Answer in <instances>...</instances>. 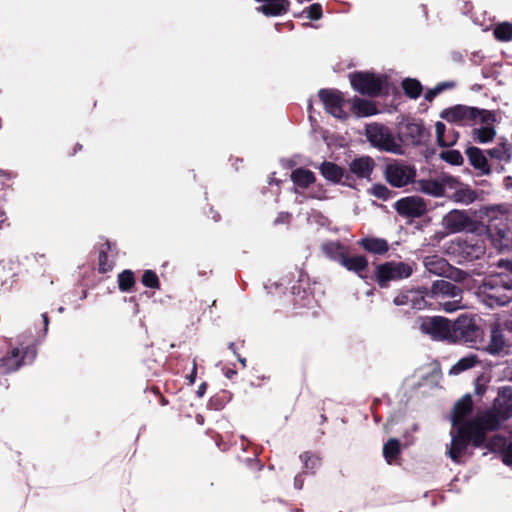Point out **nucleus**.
Here are the masks:
<instances>
[{"mask_svg":"<svg viewBox=\"0 0 512 512\" xmlns=\"http://www.w3.org/2000/svg\"><path fill=\"white\" fill-rule=\"evenodd\" d=\"M384 178L388 184L395 188H402L414 183L416 169L403 161L393 160L385 166Z\"/></svg>","mask_w":512,"mask_h":512,"instance_id":"obj_6","label":"nucleus"},{"mask_svg":"<svg viewBox=\"0 0 512 512\" xmlns=\"http://www.w3.org/2000/svg\"><path fill=\"white\" fill-rule=\"evenodd\" d=\"M473 408V400L470 394L464 395L454 405L452 410V424L460 426L464 424L465 418L471 413Z\"/></svg>","mask_w":512,"mask_h":512,"instance_id":"obj_19","label":"nucleus"},{"mask_svg":"<svg viewBox=\"0 0 512 512\" xmlns=\"http://www.w3.org/2000/svg\"><path fill=\"white\" fill-rule=\"evenodd\" d=\"M160 277L164 280V282H168V280L173 277V271H162L160 273V276H158L156 272L153 270H145L141 278V283L146 288H159Z\"/></svg>","mask_w":512,"mask_h":512,"instance_id":"obj_28","label":"nucleus"},{"mask_svg":"<svg viewBox=\"0 0 512 512\" xmlns=\"http://www.w3.org/2000/svg\"><path fill=\"white\" fill-rule=\"evenodd\" d=\"M411 274V266L404 262H385L379 264L375 270L376 281L381 287L387 285L390 281L408 278Z\"/></svg>","mask_w":512,"mask_h":512,"instance_id":"obj_7","label":"nucleus"},{"mask_svg":"<svg viewBox=\"0 0 512 512\" xmlns=\"http://www.w3.org/2000/svg\"><path fill=\"white\" fill-rule=\"evenodd\" d=\"M321 175L333 184H341L349 188H356L353 177L338 164L331 161H323L319 166Z\"/></svg>","mask_w":512,"mask_h":512,"instance_id":"obj_12","label":"nucleus"},{"mask_svg":"<svg viewBox=\"0 0 512 512\" xmlns=\"http://www.w3.org/2000/svg\"><path fill=\"white\" fill-rule=\"evenodd\" d=\"M465 154L467 155L469 163L474 167V169L478 170L481 175L490 174L491 169L487 158L480 148L475 146L468 147Z\"/></svg>","mask_w":512,"mask_h":512,"instance_id":"obj_21","label":"nucleus"},{"mask_svg":"<svg viewBox=\"0 0 512 512\" xmlns=\"http://www.w3.org/2000/svg\"><path fill=\"white\" fill-rule=\"evenodd\" d=\"M370 193L374 197L384 201L390 199L392 196V191L388 189L385 185L380 183L374 184L371 187Z\"/></svg>","mask_w":512,"mask_h":512,"instance_id":"obj_43","label":"nucleus"},{"mask_svg":"<svg viewBox=\"0 0 512 512\" xmlns=\"http://www.w3.org/2000/svg\"><path fill=\"white\" fill-rule=\"evenodd\" d=\"M440 93H441V88H437V86H436V87H434L433 89H429V90L425 93L424 98H425V100H427V101L431 102V101H433V100H434V98H435L438 94H440Z\"/></svg>","mask_w":512,"mask_h":512,"instance_id":"obj_49","label":"nucleus"},{"mask_svg":"<svg viewBox=\"0 0 512 512\" xmlns=\"http://www.w3.org/2000/svg\"><path fill=\"white\" fill-rule=\"evenodd\" d=\"M478 108L455 105L443 110L440 117L451 123H458L464 120L472 121L477 119Z\"/></svg>","mask_w":512,"mask_h":512,"instance_id":"obj_17","label":"nucleus"},{"mask_svg":"<svg viewBox=\"0 0 512 512\" xmlns=\"http://www.w3.org/2000/svg\"><path fill=\"white\" fill-rule=\"evenodd\" d=\"M497 235L500 239H504L507 235V231L505 229H498Z\"/></svg>","mask_w":512,"mask_h":512,"instance_id":"obj_60","label":"nucleus"},{"mask_svg":"<svg viewBox=\"0 0 512 512\" xmlns=\"http://www.w3.org/2000/svg\"><path fill=\"white\" fill-rule=\"evenodd\" d=\"M206 389H207V383L206 382H203L199 387H198V390H197V396L198 397H203L204 394L206 393Z\"/></svg>","mask_w":512,"mask_h":512,"instance_id":"obj_57","label":"nucleus"},{"mask_svg":"<svg viewBox=\"0 0 512 512\" xmlns=\"http://www.w3.org/2000/svg\"><path fill=\"white\" fill-rule=\"evenodd\" d=\"M401 85L404 94L411 99H417L420 97L423 90L420 81L414 78H405Z\"/></svg>","mask_w":512,"mask_h":512,"instance_id":"obj_33","label":"nucleus"},{"mask_svg":"<svg viewBox=\"0 0 512 512\" xmlns=\"http://www.w3.org/2000/svg\"><path fill=\"white\" fill-rule=\"evenodd\" d=\"M402 137L407 144L413 146L426 145L431 137L430 130L425 126L424 122L420 119H413L407 122L402 128Z\"/></svg>","mask_w":512,"mask_h":512,"instance_id":"obj_11","label":"nucleus"},{"mask_svg":"<svg viewBox=\"0 0 512 512\" xmlns=\"http://www.w3.org/2000/svg\"><path fill=\"white\" fill-rule=\"evenodd\" d=\"M291 215L288 212H281L278 217L275 219L274 224L288 223L290 221Z\"/></svg>","mask_w":512,"mask_h":512,"instance_id":"obj_52","label":"nucleus"},{"mask_svg":"<svg viewBox=\"0 0 512 512\" xmlns=\"http://www.w3.org/2000/svg\"><path fill=\"white\" fill-rule=\"evenodd\" d=\"M482 338L483 330L476 324L474 318L461 315L452 322L451 343H476Z\"/></svg>","mask_w":512,"mask_h":512,"instance_id":"obj_5","label":"nucleus"},{"mask_svg":"<svg viewBox=\"0 0 512 512\" xmlns=\"http://www.w3.org/2000/svg\"><path fill=\"white\" fill-rule=\"evenodd\" d=\"M305 11L307 12V18L310 20H319L323 16L322 5L320 3L311 4Z\"/></svg>","mask_w":512,"mask_h":512,"instance_id":"obj_45","label":"nucleus"},{"mask_svg":"<svg viewBox=\"0 0 512 512\" xmlns=\"http://www.w3.org/2000/svg\"><path fill=\"white\" fill-rule=\"evenodd\" d=\"M460 183L458 182L457 185H459ZM454 185H456L455 183H452V187H454ZM456 188V191L453 195V199L456 201V202H460V203H465V204H470L472 202H474L476 199H477V193L476 191L472 190L470 187L468 186H461L459 188Z\"/></svg>","mask_w":512,"mask_h":512,"instance_id":"obj_34","label":"nucleus"},{"mask_svg":"<svg viewBox=\"0 0 512 512\" xmlns=\"http://www.w3.org/2000/svg\"><path fill=\"white\" fill-rule=\"evenodd\" d=\"M158 397H159V400H160V404L162 406H166V405L169 404L168 399L166 397H164L162 394L158 395Z\"/></svg>","mask_w":512,"mask_h":512,"instance_id":"obj_59","label":"nucleus"},{"mask_svg":"<svg viewBox=\"0 0 512 512\" xmlns=\"http://www.w3.org/2000/svg\"><path fill=\"white\" fill-rule=\"evenodd\" d=\"M236 374H237L236 370H233V369H227V371L225 372V376L228 379H232Z\"/></svg>","mask_w":512,"mask_h":512,"instance_id":"obj_58","label":"nucleus"},{"mask_svg":"<svg viewBox=\"0 0 512 512\" xmlns=\"http://www.w3.org/2000/svg\"><path fill=\"white\" fill-rule=\"evenodd\" d=\"M454 86H455L454 82L446 81V82L439 83L437 85V88H441V92H443L444 90L453 88Z\"/></svg>","mask_w":512,"mask_h":512,"instance_id":"obj_55","label":"nucleus"},{"mask_svg":"<svg viewBox=\"0 0 512 512\" xmlns=\"http://www.w3.org/2000/svg\"><path fill=\"white\" fill-rule=\"evenodd\" d=\"M478 112L477 118H480L482 123H493L496 121L494 112L485 109H478Z\"/></svg>","mask_w":512,"mask_h":512,"instance_id":"obj_46","label":"nucleus"},{"mask_svg":"<svg viewBox=\"0 0 512 512\" xmlns=\"http://www.w3.org/2000/svg\"><path fill=\"white\" fill-rule=\"evenodd\" d=\"M489 157L509 162L511 159L510 145L507 143H500L492 149L487 150Z\"/></svg>","mask_w":512,"mask_h":512,"instance_id":"obj_36","label":"nucleus"},{"mask_svg":"<svg viewBox=\"0 0 512 512\" xmlns=\"http://www.w3.org/2000/svg\"><path fill=\"white\" fill-rule=\"evenodd\" d=\"M376 163L370 156H360L352 159L349 162L348 168L353 180L356 179L371 181V175L375 169Z\"/></svg>","mask_w":512,"mask_h":512,"instance_id":"obj_14","label":"nucleus"},{"mask_svg":"<svg viewBox=\"0 0 512 512\" xmlns=\"http://www.w3.org/2000/svg\"><path fill=\"white\" fill-rule=\"evenodd\" d=\"M209 407L215 410H220L223 408V403L218 397H212L209 401Z\"/></svg>","mask_w":512,"mask_h":512,"instance_id":"obj_54","label":"nucleus"},{"mask_svg":"<svg viewBox=\"0 0 512 512\" xmlns=\"http://www.w3.org/2000/svg\"><path fill=\"white\" fill-rule=\"evenodd\" d=\"M506 346L503 329L498 322L490 325V341L486 347V351L491 355L500 354Z\"/></svg>","mask_w":512,"mask_h":512,"instance_id":"obj_20","label":"nucleus"},{"mask_svg":"<svg viewBox=\"0 0 512 512\" xmlns=\"http://www.w3.org/2000/svg\"><path fill=\"white\" fill-rule=\"evenodd\" d=\"M394 208L403 217L417 218L426 212V205L421 198L404 197L396 201Z\"/></svg>","mask_w":512,"mask_h":512,"instance_id":"obj_13","label":"nucleus"},{"mask_svg":"<svg viewBox=\"0 0 512 512\" xmlns=\"http://www.w3.org/2000/svg\"><path fill=\"white\" fill-rule=\"evenodd\" d=\"M400 453L401 444L400 441L396 438H390L383 446V457L388 464H393Z\"/></svg>","mask_w":512,"mask_h":512,"instance_id":"obj_32","label":"nucleus"},{"mask_svg":"<svg viewBox=\"0 0 512 512\" xmlns=\"http://www.w3.org/2000/svg\"><path fill=\"white\" fill-rule=\"evenodd\" d=\"M503 462L506 465H512V441L508 444L503 454Z\"/></svg>","mask_w":512,"mask_h":512,"instance_id":"obj_47","label":"nucleus"},{"mask_svg":"<svg viewBox=\"0 0 512 512\" xmlns=\"http://www.w3.org/2000/svg\"><path fill=\"white\" fill-rule=\"evenodd\" d=\"M352 88L362 95L378 97L388 93L386 75H376L369 71H356L349 75Z\"/></svg>","mask_w":512,"mask_h":512,"instance_id":"obj_2","label":"nucleus"},{"mask_svg":"<svg viewBox=\"0 0 512 512\" xmlns=\"http://www.w3.org/2000/svg\"><path fill=\"white\" fill-rule=\"evenodd\" d=\"M409 301H410V299H409V295L407 293H403V294L395 297V299H394V303L397 306L407 305L409 303Z\"/></svg>","mask_w":512,"mask_h":512,"instance_id":"obj_50","label":"nucleus"},{"mask_svg":"<svg viewBox=\"0 0 512 512\" xmlns=\"http://www.w3.org/2000/svg\"><path fill=\"white\" fill-rule=\"evenodd\" d=\"M341 265L347 270L357 273L360 277H364V272L368 268V260L364 255L350 256L347 252Z\"/></svg>","mask_w":512,"mask_h":512,"instance_id":"obj_26","label":"nucleus"},{"mask_svg":"<svg viewBox=\"0 0 512 512\" xmlns=\"http://www.w3.org/2000/svg\"><path fill=\"white\" fill-rule=\"evenodd\" d=\"M505 420L491 407L475 419L467 421L474 432V447H481L486 440V431H496Z\"/></svg>","mask_w":512,"mask_h":512,"instance_id":"obj_4","label":"nucleus"},{"mask_svg":"<svg viewBox=\"0 0 512 512\" xmlns=\"http://www.w3.org/2000/svg\"><path fill=\"white\" fill-rule=\"evenodd\" d=\"M474 222L466 212L452 210L443 218V225L450 233H458L473 226Z\"/></svg>","mask_w":512,"mask_h":512,"instance_id":"obj_16","label":"nucleus"},{"mask_svg":"<svg viewBox=\"0 0 512 512\" xmlns=\"http://www.w3.org/2000/svg\"><path fill=\"white\" fill-rule=\"evenodd\" d=\"M359 245L372 254L383 255L389 250V244L383 238L365 237L359 241Z\"/></svg>","mask_w":512,"mask_h":512,"instance_id":"obj_25","label":"nucleus"},{"mask_svg":"<svg viewBox=\"0 0 512 512\" xmlns=\"http://www.w3.org/2000/svg\"><path fill=\"white\" fill-rule=\"evenodd\" d=\"M238 361L242 364L243 367H246V359L241 357L239 354L236 355Z\"/></svg>","mask_w":512,"mask_h":512,"instance_id":"obj_64","label":"nucleus"},{"mask_svg":"<svg viewBox=\"0 0 512 512\" xmlns=\"http://www.w3.org/2000/svg\"><path fill=\"white\" fill-rule=\"evenodd\" d=\"M431 288H443V289H446V288H457L456 285L448 282V281H444V280H441V281H435Z\"/></svg>","mask_w":512,"mask_h":512,"instance_id":"obj_51","label":"nucleus"},{"mask_svg":"<svg viewBox=\"0 0 512 512\" xmlns=\"http://www.w3.org/2000/svg\"><path fill=\"white\" fill-rule=\"evenodd\" d=\"M366 137L370 144L380 151L401 154L402 148L397 143L391 130L383 124H370L366 127Z\"/></svg>","mask_w":512,"mask_h":512,"instance_id":"obj_3","label":"nucleus"},{"mask_svg":"<svg viewBox=\"0 0 512 512\" xmlns=\"http://www.w3.org/2000/svg\"><path fill=\"white\" fill-rule=\"evenodd\" d=\"M478 363L479 359L476 355L463 357L451 368L450 373L459 374L463 371L473 368Z\"/></svg>","mask_w":512,"mask_h":512,"instance_id":"obj_38","label":"nucleus"},{"mask_svg":"<svg viewBox=\"0 0 512 512\" xmlns=\"http://www.w3.org/2000/svg\"><path fill=\"white\" fill-rule=\"evenodd\" d=\"M290 8L288 0H265V3L256 10L267 17H275L286 14Z\"/></svg>","mask_w":512,"mask_h":512,"instance_id":"obj_22","label":"nucleus"},{"mask_svg":"<svg viewBox=\"0 0 512 512\" xmlns=\"http://www.w3.org/2000/svg\"><path fill=\"white\" fill-rule=\"evenodd\" d=\"M42 318H43V322L45 324V329H47V326L49 324V318H48V314L47 313H43L42 314Z\"/></svg>","mask_w":512,"mask_h":512,"instance_id":"obj_63","label":"nucleus"},{"mask_svg":"<svg viewBox=\"0 0 512 512\" xmlns=\"http://www.w3.org/2000/svg\"><path fill=\"white\" fill-rule=\"evenodd\" d=\"M462 291L463 290H448V289H445V290H407L408 293H412V292H415L417 294L423 293L425 296H431V297L439 296V294H441L443 297L444 296L457 297L460 295V293Z\"/></svg>","mask_w":512,"mask_h":512,"instance_id":"obj_41","label":"nucleus"},{"mask_svg":"<svg viewBox=\"0 0 512 512\" xmlns=\"http://www.w3.org/2000/svg\"><path fill=\"white\" fill-rule=\"evenodd\" d=\"M447 251L457 258L458 263L472 262L485 254L486 246L482 236L472 234L451 241Z\"/></svg>","mask_w":512,"mask_h":512,"instance_id":"obj_1","label":"nucleus"},{"mask_svg":"<svg viewBox=\"0 0 512 512\" xmlns=\"http://www.w3.org/2000/svg\"><path fill=\"white\" fill-rule=\"evenodd\" d=\"M300 459L304 464V473L314 474L321 465V459L311 452H304L300 455Z\"/></svg>","mask_w":512,"mask_h":512,"instance_id":"obj_37","label":"nucleus"},{"mask_svg":"<svg viewBox=\"0 0 512 512\" xmlns=\"http://www.w3.org/2000/svg\"><path fill=\"white\" fill-rule=\"evenodd\" d=\"M116 249V244L105 239L98 247V272L107 273L114 267V261L109 259L108 253Z\"/></svg>","mask_w":512,"mask_h":512,"instance_id":"obj_23","label":"nucleus"},{"mask_svg":"<svg viewBox=\"0 0 512 512\" xmlns=\"http://www.w3.org/2000/svg\"><path fill=\"white\" fill-rule=\"evenodd\" d=\"M505 421L512 418V387L499 388L498 395L491 406Z\"/></svg>","mask_w":512,"mask_h":512,"instance_id":"obj_18","label":"nucleus"},{"mask_svg":"<svg viewBox=\"0 0 512 512\" xmlns=\"http://www.w3.org/2000/svg\"><path fill=\"white\" fill-rule=\"evenodd\" d=\"M478 296L483 297L484 302L490 307H501L509 304L512 300V290H510V294L504 295H493V294H485V291L478 290Z\"/></svg>","mask_w":512,"mask_h":512,"instance_id":"obj_31","label":"nucleus"},{"mask_svg":"<svg viewBox=\"0 0 512 512\" xmlns=\"http://www.w3.org/2000/svg\"><path fill=\"white\" fill-rule=\"evenodd\" d=\"M291 181L302 189H307L309 186H311L316 181L315 174L305 168H296L291 172L290 175Z\"/></svg>","mask_w":512,"mask_h":512,"instance_id":"obj_27","label":"nucleus"},{"mask_svg":"<svg viewBox=\"0 0 512 512\" xmlns=\"http://www.w3.org/2000/svg\"><path fill=\"white\" fill-rule=\"evenodd\" d=\"M414 183L417 191L429 196L441 197L445 194L444 183H447L452 187V183L458 184V181L453 177H446L443 178L442 181L436 179H420L414 181Z\"/></svg>","mask_w":512,"mask_h":512,"instance_id":"obj_15","label":"nucleus"},{"mask_svg":"<svg viewBox=\"0 0 512 512\" xmlns=\"http://www.w3.org/2000/svg\"><path fill=\"white\" fill-rule=\"evenodd\" d=\"M470 443L474 445V432L469 424L465 422L458 426L455 434H452L451 444L447 451L449 458L455 463H460L461 457Z\"/></svg>","mask_w":512,"mask_h":512,"instance_id":"obj_9","label":"nucleus"},{"mask_svg":"<svg viewBox=\"0 0 512 512\" xmlns=\"http://www.w3.org/2000/svg\"><path fill=\"white\" fill-rule=\"evenodd\" d=\"M420 330L436 341L451 343L452 322L442 316L426 317L420 324Z\"/></svg>","mask_w":512,"mask_h":512,"instance_id":"obj_8","label":"nucleus"},{"mask_svg":"<svg viewBox=\"0 0 512 512\" xmlns=\"http://www.w3.org/2000/svg\"><path fill=\"white\" fill-rule=\"evenodd\" d=\"M303 474H305L304 472L303 473H299L297 474L295 477H294V487L297 489V490H301L303 488V485H304V477H303Z\"/></svg>","mask_w":512,"mask_h":512,"instance_id":"obj_53","label":"nucleus"},{"mask_svg":"<svg viewBox=\"0 0 512 512\" xmlns=\"http://www.w3.org/2000/svg\"><path fill=\"white\" fill-rule=\"evenodd\" d=\"M352 109L356 115L363 117L372 116L378 112L376 105L372 101L358 97H355Z\"/></svg>","mask_w":512,"mask_h":512,"instance_id":"obj_29","label":"nucleus"},{"mask_svg":"<svg viewBox=\"0 0 512 512\" xmlns=\"http://www.w3.org/2000/svg\"><path fill=\"white\" fill-rule=\"evenodd\" d=\"M436 142L440 147H451L458 140V132L454 129L447 130L446 125L438 121L435 124Z\"/></svg>","mask_w":512,"mask_h":512,"instance_id":"obj_24","label":"nucleus"},{"mask_svg":"<svg viewBox=\"0 0 512 512\" xmlns=\"http://www.w3.org/2000/svg\"><path fill=\"white\" fill-rule=\"evenodd\" d=\"M477 138L481 143H487L493 140L496 135V131L493 127H481L476 130Z\"/></svg>","mask_w":512,"mask_h":512,"instance_id":"obj_44","label":"nucleus"},{"mask_svg":"<svg viewBox=\"0 0 512 512\" xmlns=\"http://www.w3.org/2000/svg\"><path fill=\"white\" fill-rule=\"evenodd\" d=\"M136 283L134 272L126 269L118 275V288H134Z\"/></svg>","mask_w":512,"mask_h":512,"instance_id":"obj_40","label":"nucleus"},{"mask_svg":"<svg viewBox=\"0 0 512 512\" xmlns=\"http://www.w3.org/2000/svg\"><path fill=\"white\" fill-rule=\"evenodd\" d=\"M493 34L498 41L507 42L512 40V23L502 22L495 26Z\"/></svg>","mask_w":512,"mask_h":512,"instance_id":"obj_39","label":"nucleus"},{"mask_svg":"<svg viewBox=\"0 0 512 512\" xmlns=\"http://www.w3.org/2000/svg\"><path fill=\"white\" fill-rule=\"evenodd\" d=\"M318 97L329 114L339 119H345L347 117L344 111L346 100L341 91L323 88L319 90Z\"/></svg>","mask_w":512,"mask_h":512,"instance_id":"obj_10","label":"nucleus"},{"mask_svg":"<svg viewBox=\"0 0 512 512\" xmlns=\"http://www.w3.org/2000/svg\"><path fill=\"white\" fill-rule=\"evenodd\" d=\"M197 377V363L196 359L193 360V367L191 373L186 376L189 385H193L195 383Z\"/></svg>","mask_w":512,"mask_h":512,"instance_id":"obj_48","label":"nucleus"},{"mask_svg":"<svg viewBox=\"0 0 512 512\" xmlns=\"http://www.w3.org/2000/svg\"><path fill=\"white\" fill-rule=\"evenodd\" d=\"M83 148L82 144L76 143L74 147L71 149V151H68V156H74L78 151H81Z\"/></svg>","mask_w":512,"mask_h":512,"instance_id":"obj_56","label":"nucleus"},{"mask_svg":"<svg viewBox=\"0 0 512 512\" xmlns=\"http://www.w3.org/2000/svg\"><path fill=\"white\" fill-rule=\"evenodd\" d=\"M228 348H229V349H230V350H231L235 355H237V354H238V353H237V351H236V344H235L234 342H230V343L228 344Z\"/></svg>","mask_w":512,"mask_h":512,"instance_id":"obj_62","label":"nucleus"},{"mask_svg":"<svg viewBox=\"0 0 512 512\" xmlns=\"http://www.w3.org/2000/svg\"><path fill=\"white\" fill-rule=\"evenodd\" d=\"M440 158L451 165H461L463 163V156L458 150L442 151Z\"/></svg>","mask_w":512,"mask_h":512,"instance_id":"obj_42","label":"nucleus"},{"mask_svg":"<svg viewBox=\"0 0 512 512\" xmlns=\"http://www.w3.org/2000/svg\"><path fill=\"white\" fill-rule=\"evenodd\" d=\"M86 298V290H68L62 296V302L70 307L77 308L79 302Z\"/></svg>","mask_w":512,"mask_h":512,"instance_id":"obj_35","label":"nucleus"},{"mask_svg":"<svg viewBox=\"0 0 512 512\" xmlns=\"http://www.w3.org/2000/svg\"><path fill=\"white\" fill-rule=\"evenodd\" d=\"M323 251L329 258L339 262L340 264H342L348 252L346 247L338 242H330L323 245Z\"/></svg>","mask_w":512,"mask_h":512,"instance_id":"obj_30","label":"nucleus"},{"mask_svg":"<svg viewBox=\"0 0 512 512\" xmlns=\"http://www.w3.org/2000/svg\"><path fill=\"white\" fill-rule=\"evenodd\" d=\"M150 391H151L154 395H156V396H158V395H160V394H161L160 389H159V387H158V386H152V387L150 388Z\"/></svg>","mask_w":512,"mask_h":512,"instance_id":"obj_61","label":"nucleus"}]
</instances>
